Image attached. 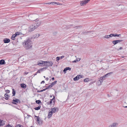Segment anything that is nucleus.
Returning <instances> with one entry per match:
<instances>
[{
    "label": "nucleus",
    "mask_w": 127,
    "mask_h": 127,
    "mask_svg": "<svg viewBox=\"0 0 127 127\" xmlns=\"http://www.w3.org/2000/svg\"><path fill=\"white\" fill-rule=\"evenodd\" d=\"M28 73V72H25V74H27Z\"/></svg>",
    "instance_id": "13d9d810"
},
{
    "label": "nucleus",
    "mask_w": 127,
    "mask_h": 127,
    "mask_svg": "<svg viewBox=\"0 0 127 127\" xmlns=\"http://www.w3.org/2000/svg\"><path fill=\"white\" fill-rule=\"evenodd\" d=\"M57 81H54L52 83H51V85H52V86H53L54 85L56 84L57 83Z\"/></svg>",
    "instance_id": "4be33fe9"
},
{
    "label": "nucleus",
    "mask_w": 127,
    "mask_h": 127,
    "mask_svg": "<svg viewBox=\"0 0 127 127\" xmlns=\"http://www.w3.org/2000/svg\"><path fill=\"white\" fill-rule=\"evenodd\" d=\"M15 127H24L23 125H20V124H18Z\"/></svg>",
    "instance_id": "2f4dec72"
},
{
    "label": "nucleus",
    "mask_w": 127,
    "mask_h": 127,
    "mask_svg": "<svg viewBox=\"0 0 127 127\" xmlns=\"http://www.w3.org/2000/svg\"><path fill=\"white\" fill-rule=\"evenodd\" d=\"M40 119L39 118H39L38 117H37V119H36V121H37L38 122V124L40 125L41 124H42V122L41 121H40L41 122V123H40V122H39V120H40Z\"/></svg>",
    "instance_id": "f3484780"
},
{
    "label": "nucleus",
    "mask_w": 127,
    "mask_h": 127,
    "mask_svg": "<svg viewBox=\"0 0 127 127\" xmlns=\"http://www.w3.org/2000/svg\"><path fill=\"white\" fill-rule=\"evenodd\" d=\"M5 92L6 93H10V91L9 90H5Z\"/></svg>",
    "instance_id": "e433bc0d"
},
{
    "label": "nucleus",
    "mask_w": 127,
    "mask_h": 127,
    "mask_svg": "<svg viewBox=\"0 0 127 127\" xmlns=\"http://www.w3.org/2000/svg\"><path fill=\"white\" fill-rule=\"evenodd\" d=\"M35 117H37V118L38 117V118H39V117L37 116H35Z\"/></svg>",
    "instance_id": "774afa93"
},
{
    "label": "nucleus",
    "mask_w": 127,
    "mask_h": 127,
    "mask_svg": "<svg viewBox=\"0 0 127 127\" xmlns=\"http://www.w3.org/2000/svg\"><path fill=\"white\" fill-rule=\"evenodd\" d=\"M51 100L52 101H53V102H54L55 101V97L54 96H53V98H52V99Z\"/></svg>",
    "instance_id": "f704fd0d"
},
{
    "label": "nucleus",
    "mask_w": 127,
    "mask_h": 127,
    "mask_svg": "<svg viewBox=\"0 0 127 127\" xmlns=\"http://www.w3.org/2000/svg\"><path fill=\"white\" fill-rule=\"evenodd\" d=\"M41 107V106L40 105L38 107H36L34 108V109L35 110H39L40 107Z\"/></svg>",
    "instance_id": "6ab92c4d"
},
{
    "label": "nucleus",
    "mask_w": 127,
    "mask_h": 127,
    "mask_svg": "<svg viewBox=\"0 0 127 127\" xmlns=\"http://www.w3.org/2000/svg\"><path fill=\"white\" fill-rule=\"evenodd\" d=\"M109 37H112V36H114V34H111L110 35H109Z\"/></svg>",
    "instance_id": "c9c22d12"
},
{
    "label": "nucleus",
    "mask_w": 127,
    "mask_h": 127,
    "mask_svg": "<svg viewBox=\"0 0 127 127\" xmlns=\"http://www.w3.org/2000/svg\"><path fill=\"white\" fill-rule=\"evenodd\" d=\"M47 67H43V69H47Z\"/></svg>",
    "instance_id": "864d4df0"
},
{
    "label": "nucleus",
    "mask_w": 127,
    "mask_h": 127,
    "mask_svg": "<svg viewBox=\"0 0 127 127\" xmlns=\"http://www.w3.org/2000/svg\"><path fill=\"white\" fill-rule=\"evenodd\" d=\"M60 3L59 2H57L56 3V4H57V5H60Z\"/></svg>",
    "instance_id": "6e6d98bb"
},
{
    "label": "nucleus",
    "mask_w": 127,
    "mask_h": 127,
    "mask_svg": "<svg viewBox=\"0 0 127 127\" xmlns=\"http://www.w3.org/2000/svg\"><path fill=\"white\" fill-rule=\"evenodd\" d=\"M64 57V56H62L61 57H60V58L61 59H62Z\"/></svg>",
    "instance_id": "37998d69"
},
{
    "label": "nucleus",
    "mask_w": 127,
    "mask_h": 127,
    "mask_svg": "<svg viewBox=\"0 0 127 127\" xmlns=\"http://www.w3.org/2000/svg\"><path fill=\"white\" fill-rule=\"evenodd\" d=\"M49 102L50 103V104H51L52 103V101L51 100V101L50 102Z\"/></svg>",
    "instance_id": "4d7b16f0"
},
{
    "label": "nucleus",
    "mask_w": 127,
    "mask_h": 127,
    "mask_svg": "<svg viewBox=\"0 0 127 127\" xmlns=\"http://www.w3.org/2000/svg\"><path fill=\"white\" fill-rule=\"evenodd\" d=\"M53 86H52V85L51 84L50 85H49L46 88V89L47 90L49 88H51Z\"/></svg>",
    "instance_id": "a878e982"
},
{
    "label": "nucleus",
    "mask_w": 127,
    "mask_h": 127,
    "mask_svg": "<svg viewBox=\"0 0 127 127\" xmlns=\"http://www.w3.org/2000/svg\"><path fill=\"white\" fill-rule=\"evenodd\" d=\"M53 114L52 111H50L48 113L47 118L48 119L50 118L52 115Z\"/></svg>",
    "instance_id": "f8f14e48"
},
{
    "label": "nucleus",
    "mask_w": 127,
    "mask_h": 127,
    "mask_svg": "<svg viewBox=\"0 0 127 127\" xmlns=\"http://www.w3.org/2000/svg\"><path fill=\"white\" fill-rule=\"evenodd\" d=\"M80 60V59L79 58H77V59L76 60H77V62L79 61Z\"/></svg>",
    "instance_id": "79ce46f5"
},
{
    "label": "nucleus",
    "mask_w": 127,
    "mask_h": 127,
    "mask_svg": "<svg viewBox=\"0 0 127 127\" xmlns=\"http://www.w3.org/2000/svg\"><path fill=\"white\" fill-rule=\"evenodd\" d=\"M37 73H36V72L35 73V74H34V76L35 75H36Z\"/></svg>",
    "instance_id": "69168bd1"
},
{
    "label": "nucleus",
    "mask_w": 127,
    "mask_h": 127,
    "mask_svg": "<svg viewBox=\"0 0 127 127\" xmlns=\"http://www.w3.org/2000/svg\"><path fill=\"white\" fill-rule=\"evenodd\" d=\"M91 0H85L81 1L80 3L81 5V6H83L86 4Z\"/></svg>",
    "instance_id": "39448f33"
},
{
    "label": "nucleus",
    "mask_w": 127,
    "mask_h": 127,
    "mask_svg": "<svg viewBox=\"0 0 127 127\" xmlns=\"http://www.w3.org/2000/svg\"><path fill=\"white\" fill-rule=\"evenodd\" d=\"M122 40H117L113 41H112V43L114 45H115L118 43H119L120 42H121L123 41Z\"/></svg>",
    "instance_id": "0eeeda50"
},
{
    "label": "nucleus",
    "mask_w": 127,
    "mask_h": 127,
    "mask_svg": "<svg viewBox=\"0 0 127 127\" xmlns=\"http://www.w3.org/2000/svg\"><path fill=\"white\" fill-rule=\"evenodd\" d=\"M35 102L38 104H40L42 103V102L40 100H36Z\"/></svg>",
    "instance_id": "a211bd4d"
},
{
    "label": "nucleus",
    "mask_w": 127,
    "mask_h": 127,
    "mask_svg": "<svg viewBox=\"0 0 127 127\" xmlns=\"http://www.w3.org/2000/svg\"><path fill=\"white\" fill-rule=\"evenodd\" d=\"M51 111H52V112L53 113H55L56 112H58L59 110L58 108H53L51 109Z\"/></svg>",
    "instance_id": "6e6552de"
},
{
    "label": "nucleus",
    "mask_w": 127,
    "mask_h": 127,
    "mask_svg": "<svg viewBox=\"0 0 127 127\" xmlns=\"http://www.w3.org/2000/svg\"><path fill=\"white\" fill-rule=\"evenodd\" d=\"M106 74L105 75H104L103 77H103V78H105L106 77H107V76H106Z\"/></svg>",
    "instance_id": "a18cd8bd"
},
{
    "label": "nucleus",
    "mask_w": 127,
    "mask_h": 127,
    "mask_svg": "<svg viewBox=\"0 0 127 127\" xmlns=\"http://www.w3.org/2000/svg\"><path fill=\"white\" fill-rule=\"evenodd\" d=\"M15 37L14 35H13L12 36H11V38L13 40H14L15 38Z\"/></svg>",
    "instance_id": "393cba45"
},
{
    "label": "nucleus",
    "mask_w": 127,
    "mask_h": 127,
    "mask_svg": "<svg viewBox=\"0 0 127 127\" xmlns=\"http://www.w3.org/2000/svg\"><path fill=\"white\" fill-rule=\"evenodd\" d=\"M4 96L5 97H9V95H8L7 94H5L4 95Z\"/></svg>",
    "instance_id": "72a5a7b5"
},
{
    "label": "nucleus",
    "mask_w": 127,
    "mask_h": 127,
    "mask_svg": "<svg viewBox=\"0 0 127 127\" xmlns=\"http://www.w3.org/2000/svg\"><path fill=\"white\" fill-rule=\"evenodd\" d=\"M121 36V34H114V37L117 36L120 37Z\"/></svg>",
    "instance_id": "bb28decb"
},
{
    "label": "nucleus",
    "mask_w": 127,
    "mask_h": 127,
    "mask_svg": "<svg viewBox=\"0 0 127 127\" xmlns=\"http://www.w3.org/2000/svg\"><path fill=\"white\" fill-rule=\"evenodd\" d=\"M104 37L105 38H109V35H105L104 36Z\"/></svg>",
    "instance_id": "473e14b6"
},
{
    "label": "nucleus",
    "mask_w": 127,
    "mask_h": 127,
    "mask_svg": "<svg viewBox=\"0 0 127 127\" xmlns=\"http://www.w3.org/2000/svg\"><path fill=\"white\" fill-rule=\"evenodd\" d=\"M73 80L74 81H76L78 80V78L77 76L73 78Z\"/></svg>",
    "instance_id": "7c9ffc66"
},
{
    "label": "nucleus",
    "mask_w": 127,
    "mask_h": 127,
    "mask_svg": "<svg viewBox=\"0 0 127 127\" xmlns=\"http://www.w3.org/2000/svg\"><path fill=\"white\" fill-rule=\"evenodd\" d=\"M3 122V121L2 120H0V126H1V122Z\"/></svg>",
    "instance_id": "5fc2aeb1"
},
{
    "label": "nucleus",
    "mask_w": 127,
    "mask_h": 127,
    "mask_svg": "<svg viewBox=\"0 0 127 127\" xmlns=\"http://www.w3.org/2000/svg\"><path fill=\"white\" fill-rule=\"evenodd\" d=\"M31 40L30 39H28L23 43V45L24 46L26 49H28L32 47V44Z\"/></svg>",
    "instance_id": "f257e3e1"
},
{
    "label": "nucleus",
    "mask_w": 127,
    "mask_h": 127,
    "mask_svg": "<svg viewBox=\"0 0 127 127\" xmlns=\"http://www.w3.org/2000/svg\"><path fill=\"white\" fill-rule=\"evenodd\" d=\"M71 68H70L69 67H67L65 68L64 70L63 71L64 72V73H66V71L68 70H71Z\"/></svg>",
    "instance_id": "ddd939ff"
},
{
    "label": "nucleus",
    "mask_w": 127,
    "mask_h": 127,
    "mask_svg": "<svg viewBox=\"0 0 127 127\" xmlns=\"http://www.w3.org/2000/svg\"><path fill=\"white\" fill-rule=\"evenodd\" d=\"M38 65L41 66H47L48 65V64L46 61H41L38 62Z\"/></svg>",
    "instance_id": "f03ea898"
},
{
    "label": "nucleus",
    "mask_w": 127,
    "mask_h": 127,
    "mask_svg": "<svg viewBox=\"0 0 127 127\" xmlns=\"http://www.w3.org/2000/svg\"><path fill=\"white\" fill-rule=\"evenodd\" d=\"M19 32H16L15 34H13V35H14L16 37L17 36V35L19 34Z\"/></svg>",
    "instance_id": "cd10ccee"
},
{
    "label": "nucleus",
    "mask_w": 127,
    "mask_h": 127,
    "mask_svg": "<svg viewBox=\"0 0 127 127\" xmlns=\"http://www.w3.org/2000/svg\"><path fill=\"white\" fill-rule=\"evenodd\" d=\"M1 126H2L3 125V122H1Z\"/></svg>",
    "instance_id": "3c124183"
},
{
    "label": "nucleus",
    "mask_w": 127,
    "mask_h": 127,
    "mask_svg": "<svg viewBox=\"0 0 127 127\" xmlns=\"http://www.w3.org/2000/svg\"><path fill=\"white\" fill-rule=\"evenodd\" d=\"M93 32V31H88L86 32H85V33H86V34H87L88 33H90Z\"/></svg>",
    "instance_id": "ea45409f"
},
{
    "label": "nucleus",
    "mask_w": 127,
    "mask_h": 127,
    "mask_svg": "<svg viewBox=\"0 0 127 127\" xmlns=\"http://www.w3.org/2000/svg\"><path fill=\"white\" fill-rule=\"evenodd\" d=\"M3 42L5 43H7L10 42V40L8 38H6L3 40Z\"/></svg>",
    "instance_id": "9b49d317"
},
{
    "label": "nucleus",
    "mask_w": 127,
    "mask_h": 127,
    "mask_svg": "<svg viewBox=\"0 0 127 127\" xmlns=\"http://www.w3.org/2000/svg\"><path fill=\"white\" fill-rule=\"evenodd\" d=\"M8 97H5V98L6 100H7L8 99Z\"/></svg>",
    "instance_id": "603ef678"
},
{
    "label": "nucleus",
    "mask_w": 127,
    "mask_h": 127,
    "mask_svg": "<svg viewBox=\"0 0 127 127\" xmlns=\"http://www.w3.org/2000/svg\"><path fill=\"white\" fill-rule=\"evenodd\" d=\"M37 28V26H35V25H34L31 26H30L29 27V31L30 32H31L33 31Z\"/></svg>",
    "instance_id": "7ed1b4c3"
},
{
    "label": "nucleus",
    "mask_w": 127,
    "mask_h": 127,
    "mask_svg": "<svg viewBox=\"0 0 127 127\" xmlns=\"http://www.w3.org/2000/svg\"><path fill=\"white\" fill-rule=\"evenodd\" d=\"M15 99H13L12 101V104H17V103H20V101L19 99L15 98Z\"/></svg>",
    "instance_id": "20e7f679"
},
{
    "label": "nucleus",
    "mask_w": 127,
    "mask_h": 127,
    "mask_svg": "<svg viewBox=\"0 0 127 127\" xmlns=\"http://www.w3.org/2000/svg\"><path fill=\"white\" fill-rule=\"evenodd\" d=\"M52 79L53 80H54V77H52Z\"/></svg>",
    "instance_id": "0e129e2a"
},
{
    "label": "nucleus",
    "mask_w": 127,
    "mask_h": 127,
    "mask_svg": "<svg viewBox=\"0 0 127 127\" xmlns=\"http://www.w3.org/2000/svg\"><path fill=\"white\" fill-rule=\"evenodd\" d=\"M60 57H57L56 58V61L58 62L60 59Z\"/></svg>",
    "instance_id": "4c0bfd02"
},
{
    "label": "nucleus",
    "mask_w": 127,
    "mask_h": 127,
    "mask_svg": "<svg viewBox=\"0 0 127 127\" xmlns=\"http://www.w3.org/2000/svg\"><path fill=\"white\" fill-rule=\"evenodd\" d=\"M5 64V61L3 60H0V64L3 65Z\"/></svg>",
    "instance_id": "4468645a"
},
{
    "label": "nucleus",
    "mask_w": 127,
    "mask_h": 127,
    "mask_svg": "<svg viewBox=\"0 0 127 127\" xmlns=\"http://www.w3.org/2000/svg\"><path fill=\"white\" fill-rule=\"evenodd\" d=\"M77 62V60H76L74 61L73 62V63H76Z\"/></svg>",
    "instance_id": "680f3d73"
},
{
    "label": "nucleus",
    "mask_w": 127,
    "mask_h": 127,
    "mask_svg": "<svg viewBox=\"0 0 127 127\" xmlns=\"http://www.w3.org/2000/svg\"><path fill=\"white\" fill-rule=\"evenodd\" d=\"M12 90L13 91L12 92V94H13L12 96H15V93H16L15 91L13 89H12Z\"/></svg>",
    "instance_id": "412c9836"
},
{
    "label": "nucleus",
    "mask_w": 127,
    "mask_h": 127,
    "mask_svg": "<svg viewBox=\"0 0 127 127\" xmlns=\"http://www.w3.org/2000/svg\"><path fill=\"white\" fill-rule=\"evenodd\" d=\"M111 125L113 127H117L118 125V124L116 123H113Z\"/></svg>",
    "instance_id": "2eb2a0df"
},
{
    "label": "nucleus",
    "mask_w": 127,
    "mask_h": 127,
    "mask_svg": "<svg viewBox=\"0 0 127 127\" xmlns=\"http://www.w3.org/2000/svg\"><path fill=\"white\" fill-rule=\"evenodd\" d=\"M20 86L22 88L25 89L26 87V85L24 84H22L20 85Z\"/></svg>",
    "instance_id": "dca6fc26"
},
{
    "label": "nucleus",
    "mask_w": 127,
    "mask_h": 127,
    "mask_svg": "<svg viewBox=\"0 0 127 127\" xmlns=\"http://www.w3.org/2000/svg\"><path fill=\"white\" fill-rule=\"evenodd\" d=\"M112 72H111L110 73H109L107 74H106V76L107 77H108V76H109L111 74H112L113 73Z\"/></svg>",
    "instance_id": "c756f323"
},
{
    "label": "nucleus",
    "mask_w": 127,
    "mask_h": 127,
    "mask_svg": "<svg viewBox=\"0 0 127 127\" xmlns=\"http://www.w3.org/2000/svg\"><path fill=\"white\" fill-rule=\"evenodd\" d=\"M45 83L44 81H42L41 82V84L44 83Z\"/></svg>",
    "instance_id": "8fccbe9b"
},
{
    "label": "nucleus",
    "mask_w": 127,
    "mask_h": 127,
    "mask_svg": "<svg viewBox=\"0 0 127 127\" xmlns=\"http://www.w3.org/2000/svg\"><path fill=\"white\" fill-rule=\"evenodd\" d=\"M46 62L47 63V64H48V65L47 66H51L53 64V62L51 61H46Z\"/></svg>",
    "instance_id": "9d476101"
},
{
    "label": "nucleus",
    "mask_w": 127,
    "mask_h": 127,
    "mask_svg": "<svg viewBox=\"0 0 127 127\" xmlns=\"http://www.w3.org/2000/svg\"><path fill=\"white\" fill-rule=\"evenodd\" d=\"M77 76L78 78V79L80 78H82L83 77V76L82 75H78Z\"/></svg>",
    "instance_id": "5701e85b"
},
{
    "label": "nucleus",
    "mask_w": 127,
    "mask_h": 127,
    "mask_svg": "<svg viewBox=\"0 0 127 127\" xmlns=\"http://www.w3.org/2000/svg\"><path fill=\"white\" fill-rule=\"evenodd\" d=\"M89 81V80L88 78H86L84 80V81L85 82H88Z\"/></svg>",
    "instance_id": "c85d7f7f"
},
{
    "label": "nucleus",
    "mask_w": 127,
    "mask_h": 127,
    "mask_svg": "<svg viewBox=\"0 0 127 127\" xmlns=\"http://www.w3.org/2000/svg\"><path fill=\"white\" fill-rule=\"evenodd\" d=\"M122 49H123V48L122 47H121L119 48V49H118L117 50H120Z\"/></svg>",
    "instance_id": "09e8293b"
},
{
    "label": "nucleus",
    "mask_w": 127,
    "mask_h": 127,
    "mask_svg": "<svg viewBox=\"0 0 127 127\" xmlns=\"http://www.w3.org/2000/svg\"><path fill=\"white\" fill-rule=\"evenodd\" d=\"M36 22L34 24L35 25V26H37L38 28L41 24V22L39 21H37V22L36 21Z\"/></svg>",
    "instance_id": "1a4fd4ad"
},
{
    "label": "nucleus",
    "mask_w": 127,
    "mask_h": 127,
    "mask_svg": "<svg viewBox=\"0 0 127 127\" xmlns=\"http://www.w3.org/2000/svg\"><path fill=\"white\" fill-rule=\"evenodd\" d=\"M41 92V90L40 91L38 90L37 91V93H39V92Z\"/></svg>",
    "instance_id": "bf43d9fd"
},
{
    "label": "nucleus",
    "mask_w": 127,
    "mask_h": 127,
    "mask_svg": "<svg viewBox=\"0 0 127 127\" xmlns=\"http://www.w3.org/2000/svg\"><path fill=\"white\" fill-rule=\"evenodd\" d=\"M41 71H42L43 70V68H41L40 69Z\"/></svg>",
    "instance_id": "de8ad7c7"
},
{
    "label": "nucleus",
    "mask_w": 127,
    "mask_h": 127,
    "mask_svg": "<svg viewBox=\"0 0 127 127\" xmlns=\"http://www.w3.org/2000/svg\"><path fill=\"white\" fill-rule=\"evenodd\" d=\"M41 71L40 70V69H39L36 72V73H40Z\"/></svg>",
    "instance_id": "a19ab883"
},
{
    "label": "nucleus",
    "mask_w": 127,
    "mask_h": 127,
    "mask_svg": "<svg viewBox=\"0 0 127 127\" xmlns=\"http://www.w3.org/2000/svg\"><path fill=\"white\" fill-rule=\"evenodd\" d=\"M57 2H49V3L50 4H56V3Z\"/></svg>",
    "instance_id": "58836bf2"
},
{
    "label": "nucleus",
    "mask_w": 127,
    "mask_h": 127,
    "mask_svg": "<svg viewBox=\"0 0 127 127\" xmlns=\"http://www.w3.org/2000/svg\"><path fill=\"white\" fill-rule=\"evenodd\" d=\"M12 126H11V125H8L6 126V127H12Z\"/></svg>",
    "instance_id": "49530a36"
},
{
    "label": "nucleus",
    "mask_w": 127,
    "mask_h": 127,
    "mask_svg": "<svg viewBox=\"0 0 127 127\" xmlns=\"http://www.w3.org/2000/svg\"><path fill=\"white\" fill-rule=\"evenodd\" d=\"M40 34H36L35 35V38L38 37L40 36Z\"/></svg>",
    "instance_id": "b1692460"
},
{
    "label": "nucleus",
    "mask_w": 127,
    "mask_h": 127,
    "mask_svg": "<svg viewBox=\"0 0 127 127\" xmlns=\"http://www.w3.org/2000/svg\"><path fill=\"white\" fill-rule=\"evenodd\" d=\"M47 105H48L50 104V103H49V102H47Z\"/></svg>",
    "instance_id": "052dcab7"
},
{
    "label": "nucleus",
    "mask_w": 127,
    "mask_h": 127,
    "mask_svg": "<svg viewBox=\"0 0 127 127\" xmlns=\"http://www.w3.org/2000/svg\"><path fill=\"white\" fill-rule=\"evenodd\" d=\"M40 121H41L42 122V121H41V120H39V122H40V123H41Z\"/></svg>",
    "instance_id": "338daca9"
},
{
    "label": "nucleus",
    "mask_w": 127,
    "mask_h": 127,
    "mask_svg": "<svg viewBox=\"0 0 127 127\" xmlns=\"http://www.w3.org/2000/svg\"><path fill=\"white\" fill-rule=\"evenodd\" d=\"M82 27V26H77L74 27V28L76 29H80Z\"/></svg>",
    "instance_id": "aec40b11"
},
{
    "label": "nucleus",
    "mask_w": 127,
    "mask_h": 127,
    "mask_svg": "<svg viewBox=\"0 0 127 127\" xmlns=\"http://www.w3.org/2000/svg\"><path fill=\"white\" fill-rule=\"evenodd\" d=\"M46 90V88L45 89H43L42 90H41V92H43L44 91H45V90Z\"/></svg>",
    "instance_id": "c03bdc74"
},
{
    "label": "nucleus",
    "mask_w": 127,
    "mask_h": 127,
    "mask_svg": "<svg viewBox=\"0 0 127 127\" xmlns=\"http://www.w3.org/2000/svg\"><path fill=\"white\" fill-rule=\"evenodd\" d=\"M104 79L103 77H101L100 78V80H99L97 82L98 84L99 85H101L102 83L103 82V80Z\"/></svg>",
    "instance_id": "423d86ee"
},
{
    "label": "nucleus",
    "mask_w": 127,
    "mask_h": 127,
    "mask_svg": "<svg viewBox=\"0 0 127 127\" xmlns=\"http://www.w3.org/2000/svg\"><path fill=\"white\" fill-rule=\"evenodd\" d=\"M49 78L48 77L46 78V80L47 81H48L49 80Z\"/></svg>",
    "instance_id": "e2e57ef3"
}]
</instances>
